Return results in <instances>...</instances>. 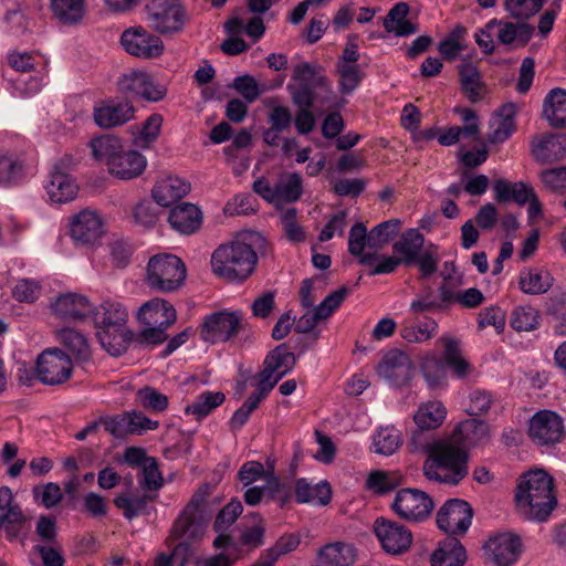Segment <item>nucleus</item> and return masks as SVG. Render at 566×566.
Segmentation results:
<instances>
[{"mask_svg": "<svg viewBox=\"0 0 566 566\" xmlns=\"http://www.w3.org/2000/svg\"><path fill=\"white\" fill-rule=\"evenodd\" d=\"M423 451L422 471L429 481L458 485L468 475V452L458 436L426 443Z\"/></svg>", "mask_w": 566, "mask_h": 566, "instance_id": "1", "label": "nucleus"}, {"mask_svg": "<svg viewBox=\"0 0 566 566\" xmlns=\"http://www.w3.org/2000/svg\"><path fill=\"white\" fill-rule=\"evenodd\" d=\"M206 495L203 492H196L178 517L175 520L170 538L180 541L172 553L167 556L160 554L157 558V566H182L191 554V544L200 541L205 534L207 518L203 513Z\"/></svg>", "mask_w": 566, "mask_h": 566, "instance_id": "2", "label": "nucleus"}, {"mask_svg": "<svg viewBox=\"0 0 566 566\" xmlns=\"http://www.w3.org/2000/svg\"><path fill=\"white\" fill-rule=\"evenodd\" d=\"M91 316L97 328L96 336L102 347L112 356L123 355L133 337L127 328L126 306L116 300H105L98 307L93 306Z\"/></svg>", "mask_w": 566, "mask_h": 566, "instance_id": "3", "label": "nucleus"}, {"mask_svg": "<svg viewBox=\"0 0 566 566\" xmlns=\"http://www.w3.org/2000/svg\"><path fill=\"white\" fill-rule=\"evenodd\" d=\"M553 489V478L545 471L524 474L515 493L518 511L530 520L545 521L556 504Z\"/></svg>", "mask_w": 566, "mask_h": 566, "instance_id": "4", "label": "nucleus"}, {"mask_svg": "<svg viewBox=\"0 0 566 566\" xmlns=\"http://www.w3.org/2000/svg\"><path fill=\"white\" fill-rule=\"evenodd\" d=\"M256 263L255 250L242 240L220 244L211 255L212 272L229 282L245 281L254 272Z\"/></svg>", "mask_w": 566, "mask_h": 566, "instance_id": "5", "label": "nucleus"}, {"mask_svg": "<svg viewBox=\"0 0 566 566\" xmlns=\"http://www.w3.org/2000/svg\"><path fill=\"white\" fill-rule=\"evenodd\" d=\"M402 264L410 266L417 264L420 276L427 279L438 271L440 261L438 247L426 244L424 235L418 229H408L392 245Z\"/></svg>", "mask_w": 566, "mask_h": 566, "instance_id": "6", "label": "nucleus"}, {"mask_svg": "<svg viewBox=\"0 0 566 566\" xmlns=\"http://www.w3.org/2000/svg\"><path fill=\"white\" fill-rule=\"evenodd\" d=\"M96 161L105 165L108 171L124 180L140 176L146 166V157L137 150L126 149L123 144H90Z\"/></svg>", "mask_w": 566, "mask_h": 566, "instance_id": "7", "label": "nucleus"}, {"mask_svg": "<svg viewBox=\"0 0 566 566\" xmlns=\"http://www.w3.org/2000/svg\"><path fill=\"white\" fill-rule=\"evenodd\" d=\"M186 275L184 261L175 254H156L147 263L146 283L151 290L174 292L184 284Z\"/></svg>", "mask_w": 566, "mask_h": 566, "instance_id": "8", "label": "nucleus"}, {"mask_svg": "<svg viewBox=\"0 0 566 566\" xmlns=\"http://www.w3.org/2000/svg\"><path fill=\"white\" fill-rule=\"evenodd\" d=\"M253 190L265 201L280 208L301 198L303 193L302 178L296 172L281 174L273 182L261 177L253 182Z\"/></svg>", "mask_w": 566, "mask_h": 566, "instance_id": "9", "label": "nucleus"}, {"mask_svg": "<svg viewBox=\"0 0 566 566\" xmlns=\"http://www.w3.org/2000/svg\"><path fill=\"white\" fill-rule=\"evenodd\" d=\"M241 311H219L206 315L200 327V336L208 344L228 342L242 329Z\"/></svg>", "mask_w": 566, "mask_h": 566, "instance_id": "10", "label": "nucleus"}, {"mask_svg": "<svg viewBox=\"0 0 566 566\" xmlns=\"http://www.w3.org/2000/svg\"><path fill=\"white\" fill-rule=\"evenodd\" d=\"M38 167V153L28 146L21 150L9 151L0 156V184L13 186L21 184L28 176L34 175Z\"/></svg>", "mask_w": 566, "mask_h": 566, "instance_id": "11", "label": "nucleus"}, {"mask_svg": "<svg viewBox=\"0 0 566 566\" xmlns=\"http://www.w3.org/2000/svg\"><path fill=\"white\" fill-rule=\"evenodd\" d=\"M72 373V360L60 348L45 349L36 358V376L43 385H62L71 378Z\"/></svg>", "mask_w": 566, "mask_h": 566, "instance_id": "12", "label": "nucleus"}, {"mask_svg": "<svg viewBox=\"0 0 566 566\" xmlns=\"http://www.w3.org/2000/svg\"><path fill=\"white\" fill-rule=\"evenodd\" d=\"M148 21L163 33H176L186 22V10L180 0H153L146 6Z\"/></svg>", "mask_w": 566, "mask_h": 566, "instance_id": "13", "label": "nucleus"}, {"mask_svg": "<svg viewBox=\"0 0 566 566\" xmlns=\"http://www.w3.org/2000/svg\"><path fill=\"white\" fill-rule=\"evenodd\" d=\"M394 512L401 518L409 522H422L433 511L432 497L418 489L399 490L391 504Z\"/></svg>", "mask_w": 566, "mask_h": 566, "instance_id": "14", "label": "nucleus"}, {"mask_svg": "<svg viewBox=\"0 0 566 566\" xmlns=\"http://www.w3.org/2000/svg\"><path fill=\"white\" fill-rule=\"evenodd\" d=\"M528 437L538 447H553L565 438L563 418L551 410H539L528 423Z\"/></svg>", "mask_w": 566, "mask_h": 566, "instance_id": "15", "label": "nucleus"}, {"mask_svg": "<svg viewBox=\"0 0 566 566\" xmlns=\"http://www.w3.org/2000/svg\"><path fill=\"white\" fill-rule=\"evenodd\" d=\"M120 44L133 56L143 60L159 57L164 52V42L142 25L126 29L120 35Z\"/></svg>", "mask_w": 566, "mask_h": 566, "instance_id": "16", "label": "nucleus"}, {"mask_svg": "<svg viewBox=\"0 0 566 566\" xmlns=\"http://www.w3.org/2000/svg\"><path fill=\"white\" fill-rule=\"evenodd\" d=\"M473 511L470 504L460 499L448 500L437 513V525L444 533L463 535L472 523Z\"/></svg>", "mask_w": 566, "mask_h": 566, "instance_id": "17", "label": "nucleus"}, {"mask_svg": "<svg viewBox=\"0 0 566 566\" xmlns=\"http://www.w3.org/2000/svg\"><path fill=\"white\" fill-rule=\"evenodd\" d=\"M483 549L489 562L496 566H511L521 556L522 542L516 534L499 533L485 542Z\"/></svg>", "mask_w": 566, "mask_h": 566, "instance_id": "18", "label": "nucleus"}, {"mask_svg": "<svg viewBox=\"0 0 566 566\" xmlns=\"http://www.w3.org/2000/svg\"><path fill=\"white\" fill-rule=\"evenodd\" d=\"M374 531L382 548L390 554L403 553L412 543L411 532L397 522L377 518Z\"/></svg>", "mask_w": 566, "mask_h": 566, "instance_id": "19", "label": "nucleus"}, {"mask_svg": "<svg viewBox=\"0 0 566 566\" xmlns=\"http://www.w3.org/2000/svg\"><path fill=\"white\" fill-rule=\"evenodd\" d=\"M377 374L394 386H403L412 377L411 359L406 353L391 349L378 364Z\"/></svg>", "mask_w": 566, "mask_h": 566, "instance_id": "20", "label": "nucleus"}, {"mask_svg": "<svg viewBox=\"0 0 566 566\" xmlns=\"http://www.w3.org/2000/svg\"><path fill=\"white\" fill-rule=\"evenodd\" d=\"M8 64L17 72L22 74L15 81L17 88L24 95L32 96L39 93L43 86V76L31 74L34 67V57L29 52L13 51L8 55Z\"/></svg>", "mask_w": 566, "mask_h": 566, "instance_id": "21", "label": "nucleus"}, {"mask_svg": "<svg viewBox=\"0 0 566 566\" xmlns=\"http://www.w3.org/2000/svg\"><path fill=\"white\" fill-rule=\"evenodd\" d=\"M51 310L60 318L67 321H83L91 316L93 304L82 294L66 293L56 297Z\"/></svg>", "mask_w": 566, "mask_h": 566, "instance_id": "22", "label": "nucleus"}, {"mask_svg": "<svg viewBox=\"0 0 566 566\" xmlns=\"http://www.w3.org/2000/svg\"><path fill=\"white\" fill-rule=\"evenodd\" d=\"M242 512L243 505L235 499L231 500L220 510L213 522V530L218 533V536L213 541L214 548L227 551L235 546V543L230 534H228V531Z\"/></svg>", "mask_w": 566, "mask_h": 566, "instance_id": "23", "label": "nucleus"}, {"mask_svg": "<svg viewBox=\"0 0 566 566\" xmlns=\"http://www.w3.org/2000/svg\"><path fill=\"white\" fill-rule=\"evenodd\" d=\"M70 226L72 239L82 244L94 243L103 233L102 219L91 210H83L75 214Z\"/></svg>", "mask_w": 566, "mask_h": 566, "instance_id": "24", "label": "nucleus"}, {"mask_svg": "<svg viewBox=\"0 0 566 566\" xmlns=\"http://www.w3.org/2000/svg\"><path fill=\"white\" fill-rule=\"evenodd\" d=\"M516 105L505 103L496 108L489 120L488 142H505L516 130Z\"/></svg>", "mask_w": 566, "mask_h": 566, "instance_id": "25", "label": "nucleus"}, {"mask_svg": "<svg viewBox=\"0 0 566 566\" xmlns=\"http://www.w3.org/2000/svg\"><path fill=\"white\" fill-rule=\"evenodd\" d=\"M137 317L143 325L170 327L177 319V312L168 301L155 297L140 306Z\"/></svg>", "mask_w": 566, "mask_h": 566, "instance_id": "26", "label": "nucleus"}, {"mask_svg": "<svg viewBox=\"0 0 566 566\" xmlns=\"http://www.w3.org/2000/svg\"><path fill=\"white\" fill-rule=\"evenodd\" d=\"M190 191V184L172 175H167L155 184L151 195L154 200L161 207H169L187 196Z\"/></svg>", "mask_w": 566, "mask_h": 566, "instance_id": "27", "label": "nucleus"}, {"mask_svg": "<svg viewBox=\"0 0 566 566\" xmlns=\"http://www.w3.org/2000/svg\"><path fill=\"white\" fill-rule=\"evenodd\" d=\"M134 113L135 108L128 101L112 102L94 109V120L102 128H111L127 123Z\"/></svg>", "mask_w": 566, "mask_h": 566, "instance_id": "28", "label": "nucleus"}, {"mask_svg": "<svg viewBox=\"0 0 566 566\" xmlns=\"http://www.w3.org/2000/svg\"><path fill=\"white\" fill-rule=\"evenodd\" d=\"M168 222L177 232L192 234L202 223V213L197 206L182 202L170 210Z\"/></svg>", "mask_w": 566, "mask_h": 566, "instance_id": "29", "label": "nucleus"}, {"mask_svg": "<svg viewBox=\"0 0 566 566\" xmlns=\"http://www.w3.org/2000/svg\"><path fill=\"white\" fill-rule=\"evenodd\" d=\"M295 501L301 504L324 506L331 502L332 490L326 481L312 484L305 478H300L294 485Z\"/></svg>", "mask_w": 566, "mask_h": 566, "instance_id": "30", "label": "nucleus"}, {"mask_svg": "<svg viewBox=\"0 0 566 566\" xmlns=\"http://www.w3.org/2000/svg\"><path fill=\"white\" fill-rule=\"evenodd\" d=\"M24 515L19 504L13 501V493L9 486L0 488V524H4L7 532L14 537L22 528Z\"/></svg>", "mask_w": 566, "mask_h": 566, "instance_id": "31", "label": "nucleus"}, {"mask_svg": "<svg viewBox=\"0 0 566 566\" xmlns=\"http://www.w3.org/2000/svg\"><path fill=\"white\" fill-rule=\"evenodd\" d=\"M45 190L53 202L64 203L76 197L78 187L67 172L52 169Z\"/></svg>", "mask_w": 566, "mask_h": 566, "instance_id": "32", "label": "nucleus"}, {"mask_svg": "<svg viewBox=\"0 0 566 566\" xmlns=\"http://www.w3.org/2000/svg\"><path fill=\"white\" fill-rule=\"evenodd\" d=\"M459 81L462 93L471 103H479L484 98L486 86L482 74L472 63H462L458 66Z\"/></svg>", "mask_w": 566, "mask_h": 566, "instance_id": "33", "label": "nucleus"}, {"mask_svg": "<svg viewBox=\"0 0 566 566\" xmlns=\"http://www.w3.org/2000/svg\"><path fill=\"white\" fill-rule=\"evenodd\" d=\"M467 551L455 536H449L439 543L431 555L432 566H463Z\"/></svg>", "mask_w": 566, "mask_h": 566, "instance_id": "34", "label": "nucleus"}, {"mask_svg": "<svg viewBox=\"0 0 566 566\" xmlns=\"http://www.w3.org/2000/svg\"><path fill=\"white\" fill-rule=\"evenodd\" d=\"M554 283L551 272L544 268H524L518 275L521 291L528 295L546 293Z\"/></svg>", "mask_w": 566, "mask_h": 566, "instance_id": "35", "label": "nucleus"}, {"mask_svg": "<svg viewBox=\"0 0 566 566\" xmlns=\"http://www.w3.org/2000/svg\"><path fill=\"white\" fill-rule=\"evenodd\" d=\"M356 558V548L343 542L326 544L318 552V562L326 566H350Z\"/></svg>", "mask_w": 566, "mask_h": 566, "instance_id": "36", "label": "nucleus"}, {"mask_svg": "<svg viewBox=\"0 0 566 566\" xmlns=\"http://www.w3.org/2000/svg\"><path fill=\"white\" fill-rule=\"evenodd\" d=\"M493 190L499 202L514 201L520 206L525 205L535 195L531 185L523 181L509 182L504 179L496 180Z\"/></svg>", "mask_w": 566, "mask_h": 566, "instance_id": "37", "label": "nucleus"}, {"mask_svg": "<svg viewBox=\"0 0 566 566\" xmlns=\"http://www.w3.org/2000/svg\"><path fill=\"white\" fill-rule=\"evenodd\" d=\"M543 114L554 128L566 127V91L553 88L546 95L543 104Z\"/></svg>", "mask_w": 566, "mask_h": 566, "instance_id": "38", "label": "nucleus"}, {"mask_svg": "<svg viewBox=\"0 0 566 566\" xmlns=\"http://www.w3.org/2000/svg\"><path fill=\"white\" fill-rule=\"evenodd\" d=\"M460 114L463 125L449 127L448 130L438 138V142H460L461 137L474 138L473 142H483L478 137L479 119L476 113L473 109L463 108L460 111Z\"/></svg>", "mask_w": 566, "mask_h": 566, "instance_id": "39", "label": "nucleus"}, {"mask_svg": "<svg viewBox=\"0 0 566 566\" xmlns=\"http://www.w3.org/2000/svg\"><path fill=\"white\" fill-rule=\"evenodd\" d=\"M366 247H369V233L361 222L355 223L348 237V252L358 258L363 265H373L379 258L377 253H364Z\"/></svg>", "mask_w": 566, "mask_h": 566, "instance_id": "40", "label": "nucleus"}, {"mask_svg": "<svg viewBox=\"0 0 566 566\" xmlns=\"http://www.w3.org/2000/svg\"><path fill=\"white\" fill-rule=\"evenodd\" d=\"M56 337L77 360L87 361L91 358L88 340L81 332L71 327H64L56 332Z\"/></svg>", "mask_w": 566, "mask_h": 566, "instance_id": "41", "label": "nucleus"}, {"mask_svg": "<svg viewBox=\"0 0 566 566\" xmlns=\"http://www.w3.org/2000/svg\"><path fill=\"white\" fill-rule=\"evenodd\" d=\"M446 366L450 367L458 379L469 378L474 369L462 356L460 344L455 339H447L443 350Z\"/></svg>", "mask_w": 566, "mask_h": 566, "instance_id": "42", "label": "nucleus"}, {"mask_svg": "<svg viewBox=\"0 0 566 566\" xmlns=\"http://www.w3.org/2000/svg\"><path fill=\"white\" fill-rule=\"evenodd\" d=\"M446 416L447 410L442 402L428 401L418 408L415 422L421 430H431L440 427Z\"/></svg>", "mask_w": 566, "mask_h": 566, "instance_id": "43", "label": "nucleus"}, {"mask_svg": "<svg viewBox=\"0 0 566 566\" xmlns=\"http://www.w3.org/2000/svg\"><path fill=\"white\" fill-rule=\"evenodd\" d=\"M223 401L224 395L221 391H205L185 408V412L200 420L211 413Z\"/></svg>", "mask_w": 566, "mask_h": 566, "instance_id": "44", "label": "nucleus"}, {"mask_svg": "<svg viewBox=\"0 0 566 566\" xmlns=\"http://www.w3.org/2000/svg\"><path fill=\"white\" fill-rule=\"evenodd\" d=\"M295 364L296 357L289 350L286 344H281L272 349L263 363L282 378L294 368Z\"/></svg>", "mask_w": 566, "mask_h": 566, "instance_id": "45", "label": "nucleus"}, {"mask_svg": "<svg viewBox=\"0 0 566 566\" xmlns=\"http://www.w3.org/2000/svg\"><path fill=\"white\" fill-rule=\"evenodd\" d=\"M51 8L63 24L78 23L84 15L83 0H51Z\"/></svg>", "mask_w": 566, "mask_h": 566, "instance_id": "46", "label": "nucleus"}, {"mask_svg": "<svg viewBox=\"0 0 566 566\" xmlns=\"http://www.w3.org/2000/svg\"><path fill=\"white\" fill-rule=\"evenodd\" d=\"M444 359L436 357L426 358L421 365V371L428 387L432 390L447 386V369Z\"/></svg>", "mask_w": 566, "mask_h": 566, "instance_id": "47", "label": "nucleus"}, {"mask_svg": "<svg viewBox=\"0 0 566 566\" xmlns=\"http://www.w3.org/2000/svg\"><path fill=\"white\" fill-rule=\"evenodd\" d=\"M533 31V27L527 23L506 22L500 29L497 39L503 44L515 42L518 46H524L531 40Z\"/></svg>", "mask_w": 566, "mask_h": 566, "instance_id": "48", "label": "nucleus"}, {"mask_svg": "<svg viewBox=\"0 0 566 566\" xmlns=\"http://www.w3.org/2000/svg\"><path fill=\"white\" fill-rule=\"evenodd\" d=\"M336 72L339 76L338 90L342 94H352L364 78L357 64L336 63Z\"/></svg>", "mask_w": 566, "mask_h": 566, "instance_id": "49", "label": "nucleus"}, {"mask_svg": "<svg viewBox=\"0 0 566 566\" xmlns=\"http://www.w3.org/2000/svg\"><path fill=\"white\" fill-rule=\"evenodd\" d=\"M401 443V437L395 427L380 428L374 436V451L382 455H391Z\"/></svg>", "mask_w": 566, "mask_h": 566, "instance_id": "50", "label": "nucleus"}, {"mask_svg": "<svg viewBox=\"0 0 566 566\" xmlns=\"http://www.w3.org/2000/svg\"><path fill=\"white\" fill-rule=\"evenodd\" d=\"M401 227L399 219H390L374 227L369 232V248L381 249L396 238Z\"/></svg>", "mask_w": 566, "mask_h": 566, "instance_id": "51", "label": "nucleus"}, {"mask_svg": "<svg viewBox=\"0 0 566 566\" xmlns=\"http://www.w3.org/2000/svg\"><path fill=\"white\" fill-rule=\"evenodd\" d=\"M402 476L397 472L373 471L366 481V488L377 494H385L401 484Z\"/></svg>", "mask_w": 566, "mask_h": 566, "instance_id": "52", "label": "nucleus"}, {"mask_svg": "<svg viewBox=\"0 0 566 566\" xmlns=\"http://www.w3.org/2000/svg\"><path fill=\"white\" fill-rule=\"evenodd\" d=\"M437 327V322L429 318L418 324H405L400 329V336L408 343H422L434 335Z\"/></svg>", "mask_w": 566, "mask_h": 566, "instance_id": "53", "label": "nucleus"}, {"mask_svg": "<svg viewBox=\"0 0 566 566\" xmlns=\"http://www.w3.org/2000/svg\"><path fill=\"white\" fill-rule=\"evenodd\" d=\"M150 497L146 494L132 496L128 494H118L114 499V505L123 511L125 518L132 521L140 515L147 507Z\"/></svg>", "mask_w": 566, "mask_h": 566, "instance_id": "54", "label": "nucleus"}, {"mask_svg": "<svg viewBox=\"0 0 566 566\" xmlns=\"http://www.w3.org/2000/svg\"><path fill=\"white\" fill-rule=\"evenodd\" d=\"M538 313L532 306H517L511 313L510 324L517 332H530L537 328Z\"/></svg>", "mask_w": 566, "mask_h": 566, "instance_id": "55", "label": "nucleus"}, {"mask_svg": "<svg viewBox=\"0 0 566 566\" xmlns=\"http://www.w3.org/2000/svg\"><path fill=\"white\" fill-rule=\"evenodd\" d=\"M531 153L539 164L551 165L566 158V144H534Z\"/></svg>", "mask_w": 566, "mask_h": 566, "instance_id": "56", "label": "nucleus"}, {"mask_svg": "<svg viewBox=\"0 0 566 566\" xmlns=\"http://www.w3.org/2000/svg\"><path fill=\"white\" fill-rule=\"evenodd\" d=\"M151 76L153 75L144 71H130L119 78V91L139 97Z\"/></svg>", "mask_w": 566, "mask_h": 566, "instance_id": "57", "label": "nucleus"}, {"mask_svg": "<svg viewBox=\"0 0 566 566\" xmlns=\"http://www.w3.org/2000/svg\"><path fill=\"white\" fill-rule=\"evenodd\" d=\"M231 87L235 90L247 103H254L263 93L256 80L249 74L237 76Z\"/></svg>", "mask_w": 566, "mask_h": 566, "instance_id": "58", "label": "nucleus"}, {"mask_svg": "<svg viewBox=\"0 0 566 566\" xmlns=\"http://www.w3.org/2000/svg\"><path fill=\"white\" fill-rule=\"evenodd\" d=\"M249 145L230 144L223 149L227 160L232 164L233 170L237 174H241L250 167Z\"/></svg>", "mask_w": 566, "mask_h": 566, "instance_id": "59", "label": "nucleus"}, {"mask_svg": "<svg viewBox=\"0 0 566 566\" xmlns=\"http://www.w3.org/2000/svg\"><path fill=\"white\" fill-rule=\"evenodd\" d=\"M137 398L145 409L154 412H163L168 407V397L153 387L139 389Z\"/></svg>", "mask_w": 566, "mask_h": 566, "instance_id": "60", "label": "nucleus"}, {"mask_svg": "<svg viewBox=\"0 0 566 566\" xmlns=\"http://www.w3.org/2000/svg\"><path fill=\"white\" fill-rule=\"evenodd\" d=\"M265 488L269 496L279 502L281 506L285 505L292 499L290 485L281 482V480L274 474L273 468L266 475Z\"/></svg>", "mask_w": 566, "mask_h": 566, "instance_id": "61", "label": "nucleus"}, {"mask_svg": "<svg viewBox=\"0 0 566 566\" xmlns=\"http://www.w3.org/2000/svg\"><path fill=\"white\" fill-rule=\"evenodd\" d=\"M270 472L271 470H265L261 462L248 461L239 469L238 479L244 486H249L259 480L266 482V475Z\"/></svg>", "mask_w": 566, "mask_h": 566, "instance_id": "62", "label": "nucleus"}, {"mask_svg": "<svg viewBox=\"0 0 566 566\" xmlns=\"http://www.w3.org/2000/svg\"><path fill=\"white\" fill-rule=\"evenodd\" d=\"M350 290L347 286H342L328 294L315 308L321 314L319 316L326 319L329 317L349 295Z\"/></svg>", "mask_w": 566, "mask_h": 566, "instance_id": "63", "label": "nucleus"}, {"mask_svg": "<svg viewBox=\"0 0 566 566\" xmlns=\"http://www.w3.org/2000/svg\"><path fill=\"white\" fill-rule=\"evenodd\" d=\"M139 485L147 491H157L163 486V476L154 458H149L144 463Z\"/></svg>", "mask_w": 566, "mask_h": 566, "instance_id": "64", "label": "nucleus"}]
</instances>
